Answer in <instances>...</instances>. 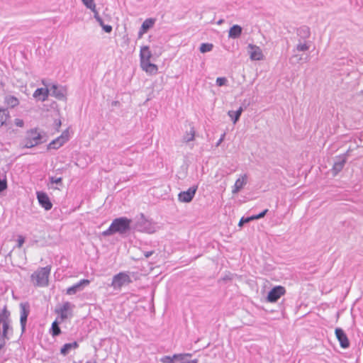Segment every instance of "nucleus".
<instances>
[{"label": "nucleus", "mask_w": 363, "mask_h": 363, "mask_svg": "<svg viewBox=\"0 0 363 363\" xmlns=\"http://www.w3.org/2000/svg\"><path fill=\"white\" fill-rule=\"evenodd\" d=\"M131 220L125 217L116 218L113 220L109 228L102 233L103 235L108 236L114 233L123 234L130 230Z\"/></svg>", "instance_id": "f257e3e1"}, {"label": "nucleus", "mask_w": 363, "mask_h": 363, "mask_svg": "<svg viewBox=\"0 0 363 363\" xmlns=\"http://www.w3.org/2000/svg\"><path fill=\"white\" fill-rule=\"evenodd\" d=\"M51 268L49 266L41 267L32 274L31 281L35 286L45 287L48 285V278Z\"/></svg>", "instance_id": "f03ea898"}, {"label": "nucleus", "mask_w": 363, "mask_h": 363, "mask_svg": "<svg viewBox=\"0 0 363 363\" xmlns=\"http://www.w3.org/2000/svg\"><path fill=\"white\" fill-rule=\"evenodd\" d=\"M12 333L10 312L4 307L0 312V334L5 337H11Z\"/></svg>", "instance_id": "7ed1b4c3"}, {"label": "nucleus", "mask_w": 363, "mask_h": 363, "mask_svg": "<svg viewBox=\"0 0 363 363\" xmlns=\"http://www.w3.org/2000/svg\"><path fill=\"white\" fill-rule=\"evenodd\" d=\"M131 282L129 272H121L113 277L111 286L116 291H121L122 287L128 286Z\"/></svg>", "instance_id": "20e7f679"}, {"label": "nucleus", "mask_w": 363, "mask_h": 363, "mask_svg": "<svg viewBox=\"0 0 363 363\" xmlns=\"http://www.w3.org/2000/svg\"><path fill=\"white\" fill-rule=\"evenodd\" d=\"M42 143V135L37 128L30 129L26 133L23 140V146L31 148Z\"/></svg>", "instance_id": "39448f33"}, {"label": "nucleus", "mask_w": 363, "mask_h": 363, "mask_svg": "<svg viewBox=\"0 0 363 363\" xmlns=\"http://www.w3.org/2000/svg\"><path fill=\"white\" fill-rule=\"evenodd\" d=\"M74 305L69 301L63 303L55 309V313L60 316V322L72 316Z\"/></svg>", "instance_id": "423d86ee"}, {"label": "nucleus", "mask_w": 363, "mask_h": 363, "mask_svg": "<svg viewBox=\"0 0 363 363\" xmlns=\"http://www.w3.org/2000/svg\"><path fill=\"white\" fill-rule=\"evenodd\" d=\"M247 51L251 60L260 61L264 59L262 51L261 48L257 45L249 44L247 45Z\"/></svg>", "instance_id": "0eeeda50"}, {"label": "nucleus", "mask_w": 363, "mask_h": 363, "mask_svg": "<svg viewBox=\"0 0 363 363\" xmlns=\"http://www.w3.org/2000/svg\"><path fill=\"white\" fill-rule=\"evenodd\" d=\"M197 189V186H193L188 190L180 192L178 195L179 201L183 203H189L191 201L196 194Z\"/></svg>", "instance_id": "6e6552de"}, {"label": "nucleus", "mask_w": 363, "mask_h": 363, "mask_svg": "<svg viewBox=\"0 0 363 363\" xmlns=\"http://www.w3.org/2000/svg\"><path fill=\"white\" fill-rule=\"evenodd\" d=\"M285 293L286 290L284 286H275L268 293L267 301L271 303L276 302Z\"/></svg>", "instance_id": "1a4fd4ad"}, {"label": "nucleus", "mask_w": 363, "mask_h": 363, "mask_svg": "<svg viewBox=\"0 0 363 363\" xmlns=\"http://www.w3.org/2000/svg\"><path fill=\"white\" fill-rule=\"evenodd\" d=\"M20 323L21 327L22 333H24L26 330V325L27 322V318L30 313V307L28 303H21L20 304Z\"/></svg>", "instance_id": "9d476101"}, {"label": "nucleus", "mask_w": 363, "mask_h": 363, "mask_svg": "<svg viewBox=\"0 0 363 363\" xmlns=\"http://www.w3.org/2000/svg\"><path fill=\"white\" fill-rule=\"evenodd\" d=\"M191 357L190 353L174 354L173 356H163L160 359L162 363H175L177 361H183L186 357Z\"/></svg>", "instance_id": "9b49d317"}, {"label": "nucleus", "mask_w": 363, "mask_h": 363, "mask_svg": "<svg viewBox=\"0 0 363 363\" xmlns=\"http://www.w3.org/2000/svg\"><path fill=\"white\" fill-rule=\"evenodd\" d=\"M248 176L247 174H240L232 186V194H237L247 184Z\"/></svg>", "instance_id": "f8f14e48"}, {"label": "nucleus", "mask_w": 363, "mask_h": 363, "mask_svg": "<svg viewBox=\"0 0 363 363\" xmlns=\"http://www.w3.org/2000/svg\"><path fill=\"white\" fill-rule=\"evenodd\" d=\"M36 194L40 205L46 211L50 210L52 207V204L47 194L43 191H38Z\"/></svg>", "instance_id": "ddd939ff"}, {"label": "nucleus", "mask_w": 363, "mask_h": 363, "mask_svg": "<svg viewBox=\"0 0 363 363\" xmlns=\"http://www.w3.org/2000/svg\"><path fill=\"white\" fill-rule=\"evenodd\" d=\"M49 95L60 100L63 99L65 97V89L62 86H60L57 84H52L49 87Z\"/></svg>", "instance_id": "4468645a"}, {"label": "nucleus", "mask_w": 363, "mask_h": 363, "mask_svg": "<svg viewBox=\"0 0 363 363\" xmlns=\"http://www.w3.org/2000/svg\"><path fill=\"white\" fill-rule=\"evenodd\" d=\"M90 281L88 279H82L76 284L67 289L66 294L67 295H74L77 292L82 291L85 286L89 285Z\"/></svg>", "instance_id": "2eb2a0df"}, {"label": "nucleus", "mask_w": 363, "mask_h": 363, "mask_svg": "<svg viewBox=\"0 0 363 363\" xmlns=\"http://www.w3.org/2000/svg\"><path fill=\"white\" fill-rule=\"evenodd\" d=\"M335 335L338 340L342 348H347L350 346V342L345 331L341 328L335 329Z\"/></svg>", "instance_id": "dca6fc26"}, {"label": "nucleus", "mask_w": 363, "mask_h": 363, "mask_svg": "<svg viewBox=\"0 0 363 363\" xmlns=\"http://www.w3.org/2000/svg\"><path fill=\"white\" fill-rule=\"evenodd\" d=\"M69 139L68 137V133L64 132L60 137L52 141L49 144V148L52 149H58L60 148L63 144H65Z\"/></svg>", "instance_id": "f3484780"}, {"label": "nucleus", "mask_w": 363, "mask_h": 363, "mask_svg": "<svg viewBox=\"0 0 363 363\" xmlns=\"http://www.w3.org/2000/svg\"><path fill=\"white\" fill-rule=\"evenodd\" d=\"M140 67L150 75L156 74L158 72L157 66L151 63L150 61L140 62Z\"/></svg>", "instance_id": "a211bd4d"}, {"label": "nucleus", "mask_w": 363, "mask_h": 363, "mask_svg": "<svg viewBox=\"0 0 363 363\" xmlns=\"http://www.w3.org/2000/svg\"><path fill=\"white\" fill-rule=\"evenodd\" d=\"M155 23V19L154 18H147L143 23L140 30L138 32V38H141L143 35L147 32V30L152 28Z\"/></svg>", "instance_id": "6ab92c4d"}, {"label": "nucleus", "mask_w": 363, "mask_h": 363, "mask_svg": "<svg viewBox=\"0 0 363 363\" xmlns=\"http://www.w3.org/2000/svg\"><path fill=\"white\" fill-rule=\"evenodd\" d=\"M49 95V87L38 88L33 93V97L40 101H45Z\"/></svg>", "instance_id": "aec40b11"}, {"label": "nucleus", "mask_w": 363, "mask_h": 363, "mask_svg": "<svg viewBox=\"0 0 363 363\" xmlns=\"http://www.w3.org/2000/svg\"><path fill=\"white\" fill-rule=\"evenodd\" d=\"M346 160L347 158L345 156H341L337 158L333 167L334 174H337L343 169L345 164L346 162Z\"/></svg>", "instance_id": "412c9836"}, {"label": "nucleus", "mask_w": 363, "mask_h": 363, "mask_svg": "<svg viewBox=\"0 0 363 363\" xmlns=\"http://www.w3.org/2000/svg\"><path fill=\"white\" fill-rule=\"evenodd\" d=\"M311 35L310 28L308 26H303L297 30V36L298 40H306Z\"/></svg>", "instance_id": "4be33fe9"}, {"label": "nucleus", "mask_w": 363, "mask_h": 363, "mask_svg": "<svg viewBox=\"0 0 363 363\" xmlns=\"http://www.w3.org/2000/svg\"><path fill=\"white\" fill-rule=\"evenodd\" d=\"M242 28L238 25L233 26L228 31V37L230 38H238L242 34Z\"/></svg>", "instance_id": "5701e85b"}, {"label": "nucleus", "mask_w": 363, "mask_h": 363, "mask_svg": "<svg viewBox=\"0 0 363 363\" xmlns=\"http://www.w3.org/2000/svg\"><path fill=\"white\" fill-rule=\"evenodd\" d=\"M151 57H152V53H151L148 46H143L140 48V62L150 61Z\"/></svg>", "instance_id": "b1692460"}, {"label": "nucleus", "mask_w": 363, "mask_h": 363, "mask_svg": "<svg viewBox=\"0 0 363 363\" xmlns=\"http://www.w3.org/2000/svg\"><path fill=\"white\" fill-rule=\"evenodd\" d=\"M4 103L9 107V108H15L19 104V100L17 97L13 96V95H6L4 98Z\"/></svg>", "instance_id": "393cba45"}, {"label": "nucleus", "mask_w": 363, "mask_h": 363, "mask_svg": "<svg viewBox=\"0 0 363 363\" xmlns=\"http://www.w3.org/2000/svg\"><path fill=\"white\" fill-rule=\"evenodd\" d=\"M79 347V345L77 342H73L71 343H66L63 345V347L60 350V353L65 356L67 355L71 350L77 349Z\"/></svg>", "instance_id": "a878e982"}, {"label": "nucleus", "mask_w": 363, "mask_h": 363, "mask_svg": "<svg viewBox=\"0 0 363 363\" xmlns=\"http://www.w3.org/2000/svg\"><path fill=\"white\" fill-rule=\"evenodd\" d=\"M243 111V108L242 106H240L237 111H229L228 112V116L231 118L233 121V123L235 124L238 120L240 119V117Z\"/></svg>", "instance_id": "bb28decb"}, {"label": "nucleus", "mask_w": 363, "mask_h": 363, "mask_svg": "<svg viewBox=\"0 0 363 363\" xmlns=\"http://www.w3.org/2000/svg\"><path fill=\"white\" fill-rule=\"evenodd\" d=\"M311 43L308 40H298V43L296 46L295 50L299 52H304L309 50Z\"/></svg>", "instance_id": "cd10ccee"}, {"label": "nucleus", "mask_w": 363, "mask_h": 363, "mask_svg": "<svg viewBox=\"0 0 363 363\" xmlns=\"http://www.w3.org/2000/svg\"><path fill=\"white\" fill-rule=\"evenodd\" d=\"M9 118V113L6 108H0V127L3 126L8 118Z\"/></svg>", "instance_id": "c85d7f7f"}, {"label": "nucleus", "mask_w": 363, "mask_h": 363, "mask_svg": "<svg viewBox=\"0 0 363 363\" xmlns=\"http://www.w3.org/2000/svg\"><path fill=\"white\" fill-rule=\"evenodd\" d=\"M61 333V330L59 327L57 320H55L51 326V334L53 337L57 336Z\"/></svg>", "instance_id": "c756f323"}, {"label": "nucleus", "mask_w": 363, "mask_h": 363, "mask_svg": "<svg viewBox=\"0 0 363 363\" xmlns=\"http://www.w3.org/2000/svg\"><path fill=\"white\" fill-rule=\"evenodd\" d=\"M213 45L212 43H202L200 45L199 50L202 53L210 52L213 50Z\"/></svg>", "instance_id": "7c9ffc66"}, {"label": "nucleus", "mask_w": 363, "mask_h": 363, "mask_svg": "<svg viewBox=\"0 0 363 363\" xmlns=\"http://www.w3.org/2000/svg\"><path fill=\"white\" fill-rule=\"evenodd\" d=\"M84 5L91 11H95L96 4L94 0H82Z\"/></svg>", "instance_id": "2f4dec72"}, {"label": "nucleus", "mask_w": 363, "mask_h": 363, "mask_svg": "<svg viewBox=\"0 0 363 363\" xmlns=\"http://www.w3.org/2000/svg\"><path fill=\"white\" fill-rule=\"evenodd\" d=\"M267 212H268V209H265L259 214L247 217L246 221H252L254 220H257V219L262 218L267 214Z\"/></svg>", "instance_id": "473e14b6"}, {"label": "nucleus", "mask_w": 363, "mask_h": 363, "mask_svg": "<svg viewBox=\"0 0 363 363\" xmlns=\"http://www.w3.org/2000/svg\"><path fill=\"white\" fill-rule=\"evenodd\" d=\"M195 132L193 128L191 129L189 133H187L186 135L184 136V140L185 142H190L194 140V139Z\"/></svg>", "instance_id": "72a5a7b5"}, {"label": "nucleus", "mask_w": 363, "mask_h": 363, "mask_svg": "<svg viewBox=\"0 0 363 363\" xmlns=\"http://www.w3.org/2000/svg\"><path fill=\"white\" fill-rule=\"evenodd\" d=\"M228 80L225 77H218L216 79V84L218 86H222L226 84Z\"/></svg>", "instance_id": "f704fd0d"}, {"label": "nucleus", "mask_w": 363, "mask_h": 363, "mask_svg": "<svg viewBox=\"0 0 363 363\" xmlns=\"http://www.w3.org/2000/svg\"><path fill=\"white\" fill-rule=\"evenodd\" d=\"M49 179L51 184H62V177H50Z\"/></svg>", "instance_id": "c9c22d12"}, {"label": "nucleus", "mask_w": 363, "mask_h": 363, "mask_svg": "<svg viewBox=\"0 0 363 363\" xmlns=\"http://www.w3.org/2000/svg\"><path fill=\"white\" fill-rule=\"evenodd\" d=\"M25 242V238L23 235H18L17 238L16 247L21 248Z\"/></svg>", "instance_id": "e433bc0d"}, {"label": "nucleus", "mask_w": 363, "mask_h": 363, "mask_svg": "<svg viewBox=\"0 0 363 363\" xmlns=\"http://www.w3.org/2000/svg\"><path fill=\"white\" fill-rule=\"evenodd\" d=\"M6 188H7L6 179L0 178V192H2Z\"/></svg>", "instance_id": "4c0bfd02"}, {"label": "nucleus", "mask_w": 363, "mask_h": 363, "mask_svg": "<svg viewBox=\"0 0 363 363\" xmlns=\"http://www.w3.org/2000/svg\"><path fill=\"white\" fill-rule=\"evenodd\" d=\"M14 124L18 127L22 128L24 125V122L22 119L16 118L14 120Z\"/></svg>", "instance_id": "58836bf2"}, {"label": "nucleus", "mask_w": 363, "mask_h": 363, "mask_svg": "<svg viewBox=\"0 0 363 363\" xmlns=\"http://www.w3.org/2000/svg\"><path fill=\"white\" fill-rule=\"evenodd\" d=\"M106 33H111L112 31V26L109 25H103L101 26Z\"/></svg>", "instance_id": "ea45409f"}, {"label": "nucleus", "mask_w": 363, "mask_h": 363, "mask_svg": "<svg viewBox=\"0 0 363 363\" xmlns=\"http://www.w3.org/2000/svg\"><path fill=\"white\" fill-rule=\"evenodd\" d=\"M179 363H198L199 361L198 359H192V360H189V361H186L185 359L183 360V361H177Z\"/></svg>", "instance_id": "a19ab883"}, {"label": "nucleus", "mask_w": 363, "mask_h": 363, "mask_svg": "<svg viewBox=\"0 0 363 363\" xmlns=\"http://www.w3.org/2000/svg\"><path fill=\"white\" fill-rule=\"evenodd\" d=\"M153 253H154V251H147V252H144V255L146 258H148L150 256H152L153 255Z\"/></svg>", "instance_id": "79ce46f5"}, {"label": "nucleus", "mask_w": 363, "mask_h": 363, "mask_svg": "<svg viewBox=\"0 0 363 363\" xmlns=\"http://www.w3.org/2000/svg\"><path fill=\"white\" fill-rule=\"evenodd\" d=\"M225 133H223V134L221 135L220 138L218 140V142H217V143H216V146H217V147H218V146H219V145H220V143L223 141L224 138H225Z\"/></svg>", "instance_id": "37998d69"}, {"label": "nucleus", "mask_w": 363, "mask_h": 363, "mask_svg": "<svg viewBox=\"0 0 363 363\" xmlns=\"http://www.w3.org/2000/svg\"><path fill=\"white\" fill-rule=\"evenodd\" d=\"M246 220H247V218H242L239 222L238 225L242 226L244 223L249 222V221H246Z\"/></svg>", "instance_id": "c03bdc74"}, {"label": "nucleus", "mask_w": 363, "mask_h": 363, "mask_svg": "<svg viewBox=\"0 0 363 363\" xmlns=\"http://www.w3.org/2000/svg\"><path fill=\"white\" fill-rule=\"evenodd\" d=\"M94 13V18L96 20L100 18L96 9H95V11H93Z\"/></svg>", "instance_id": "a18cd8bd"}, {"label": "nucleus", "mask_w": 363, "mask_h": 363, "mask_svg": "<svg viewBox=\"0 0 363 363\" xmlns=\"http://www.w3.org/2000/svg\"><path fill=\"white\" fill-rule=\"evenodd\" d=\"M96 21L100 24L101 26H102L104 25V21L101 17L99 18H98L96 20Z\"/></svg>", "instance_id": "49530a36"}, {"label": "nucleus", "mask_w": 363, "mask_h": 363, "mask_svg": "<svg viewBox=\"0 0 363 363\" xmlns=\"http://www.w3.org/2000/svg\"><path fill=\"white\" fill-rule=\"evenodd\" d=\"M224 22V20L223 19H220L219 21H217V24L218 25H221L223 24Z\"/></svg>", "instance_id": "de8ad7c7"}, {"label": "nucleus", "mask_w": 363, "mask_h": 363, "mask_svg": "<svg viewBox=\"0 0 363 363\" xmlns=\"http://www.w3.org/2000/svg\"><path fill=\"white\" fill-rule=\"evenodd\" d=\"M293 57H298V55H294L293 56Z\"/></svg>", "instance_id": "09e8293b"}]
</instances>
